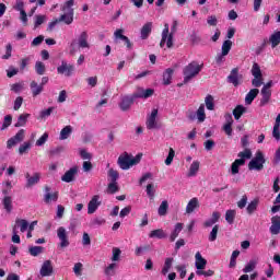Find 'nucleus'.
<instances>
[{"instance_id":"f257e3e1","label":"nucleus","mask_w":280,"mask_h":280,"mask_svg":"<svg viewBox=\"0 0 280 280\" xmlns=\"http://www.w3.org/2000/svg\"><path fill=\"white\" fill-rule=\"evenodd\" d=\"M205 65H198V62L192 61L188 66H186L183 70L184 74V84H187L189 81L194 80L200 71H202V68Z\"/></svg>"},{"instance_id":"f03ea898","label":"nucleus","mask_w":280,"mask_h":280,"mask_svg":"<svg viewBox=\"0 0 280 280\" xmlns=\"http://www.w3.org/2000/svg\"><path fill=\"white\" fill-rule=\"evenodd\" d=\"M240 159H236L231 165V174L235 176V174H240V167L242 165H246V159H252L253 152L250 149H245L244 152H240L237 154Z\"/></svg>"},{"instance_id":"7ed1b4c3","label":"nucleus","mask_w":280,"mask_h":280,"mask_svg":"<svg viewBox=\"0 0 280 280\" xmlns=\"http://www.w3.org/2000/svg\"><path fill=\"white\" fill-rule=\"evenodd\" d=\"M266 163V158L264 156V152L257 151L255 156L248 163V170L250 172H261L264 170V164Z\"/></svg>"},{"instance_id":"20e7f679","label":"nucleus","mask_w":280,"mask_h":280,"mask_svg":"<svg viewBox=\"0 0 280 280\" xmlns=\"http://www.w3.org/2000/svg\"><path fill=\"white\" fill-rule=\"evenodd\" d=\"M159 116V109L154 108L151 112V115L147 117V128L148 130H159L161 126H159V122L156 121V117Z\"/></svg>"},{"instance_id":"39448f33","label":"nucleus","mask_w":280,"mask_h":280,"mask_svg":"<svg viewBox=\"0 0 280 280\" xmlns=\"http://www.w3.org/2000/svg\"><path fill=\"white\" fill-rule=\"evenodd\" d=\"M154 95V89H143L137 88V91L131 94L133 100H148V97H152Z\"/></svg>"},{"instance_id":"423d86ee","label":"nucleus","mask_w":280,"mask_h":280,"mask_svg":"<svg viewBox=\"0 0 280 280\" xmlns=\"http://www.w3.org/2000/svg\"><path fill=\"white\" fill-rule=\"evenodd\" d=\"M118 165L120 170H130L132 167V155L128 154V152H124L118 158Z\"/></svg>"},{"instance_id":"0eeeda50","label":"nucleus","mask_w":280,"mask_h":280,"mask_svg":"<svg viewBox=\"0 0 280 280\" xmlns=\"http://www.w3.org/2000/svg\"><path fill=\"white\" fill-rule=\"evenodd\" d=\"M23 139H25V130L21 129L18 131L15 136H13L7 141L8 150H12V148H14V145H18V143H21Z\"/></svg>"},{"instance_id":"6e6552de","label":"nucleus","mask_w":280,"mask_h":280,"mask_svg":"<svg viewBox=\"0 0 280 280\" xmlns=\"http://www.w3.org/2000/svg\"><path fill=\"white\" fill-rule=\"evenodd\" d=\"M73 71H75V67L67 63V61H61V66L57 68V72L60 75H66V78H71V75H73Z\"/></svg>"},{"instance_id":"1a4fd4ad","label":"nucleus","mask_w":280,"mask_h":280,"mask_svg":"<svg viewBox=\"0 0 280 280\" xmlns=\"http://www.w3.org/2000/svg\"><path fill=\"white\" fill-rule=\"evenodd\" d=\"M25 178H26V184H25L26 189H32L34 185H38V183H40V173L35 172L33 173V175H31L30 173H25Z\"/></svg>"},{"instance_id":"9d476101","label":"nucleus","mask_w":280,"mask_h":280,"mask_svg":"<svg viewBox=\"0 0 280 280\" xmlns=\"http://www.w3.org/2000/svg\"><path fill=\"white\" fill-rule=\"evenodd\" d=\"M240 80H242V74H240V68L232 69L230 75H228L229 84L237 86L240 84Z\"/></svg>"},{"instance_id":"9b49d317","label":"nucleus","mask_w":280,"mask_h":280,"mask_svg":"<svg viewBox=\"0 0 280 280\" xmlns=\"http://www.w3.org/2000/svg\"><path fill=\"white\" fill-rule=\"evenodd\" d=\"M78 175V166H72L62 176L61 180L63 183H73L75 180V176Z\"/></svg>"},{"instance_id":"f8f14e48","label":"nucleus","mask_w":280,"mask_h":280,"mask_svg":"<svg viewBox=\"0 0 280 280\" xmlns=\"http://www.w3.org/2000/svg\"><path fill=\"white\" fill-rule=\"evenodd\" d=\"M102 205V201H100V195H95L92 197L90 202L88 203V213L89 215L95 213L97 211V208Z\"/></svg>"},{"instance_id":"ddd939ff","label":"nucleus","mask_w":280,"mask_h":280,"mask_svg":"<svg viewBox=\"0 0 280 280\" xmlns=\"http://www.w3.org/2000/svg\"><path fill=\"white\" fill-rule=\"evenodd\" d=\"M39 273L42 277H51V275H54V266H51V260H45L43 262Z\"/></svg>"},{"instance_id":"4468645a","label":"nucleus","mask_w":280,"mask_h":280,"mask_svg":"<svg viewBox=\"0 0 280 280\" xmlns=\"http://www.w3.org/2000/svg\"><path fill=\"white\" fill-rule=\"evenodd\" d=\"M57 235L61 242L60 243L61 248H67V246H69V236H67V230H65L63 226H60L57 230Z\"/></svg>"},{"instance_id":"2eb2a0df","label":"nucleus","mask_w":280,"mask_h":280,"mask_svg":"<svg viewBox=\"0 0 280 280\" xmlns=\"http://www.w3.org/2000/svg\"><path fill=\"white\" fill-rule=\"evenodd\" d=\"M78 46L81 49H90L91 45H89V33L83 31L78 37Z\"/></svg>"},{"instance_id":"dca6fc26","label":"nucleus","mask_w":280,"mask_h":280,"mask_svg":"<svg viewBox=\"0 0 280 280\" xmlns=\"http://www.w3.org/2000/svg\"><path fill=\"white\" fill-rule=\"evenodd\" d=\"M51 187L45 186V195H44V201L46 205H49V202H58V192L51 194Z\"/></svg>"},{"instance_id":"f3484780","label":"nucleus","mask_w":280,"mask_h":280,"mask_svg":"<svg viewBox=\"0 0 280 280\" xmlns=\"http://www.w3.org/2000/svg\"><path fill=\"white\" fill-rule=\"evenodd\" d=\"M151 34H152V22H148L141 27V31H140L141 40H148Z\"/></svg>"},{"instance_id":"a211bd4d","label":"nucleus","mask_w":280,"mask_h":280,"mask_svg":"<svg viewBox=\"0 0 280 280\" xmlns=\"http://www.w3.org/2000/svg\"><path fill=\"white\" fill-rule=\"evenodd\" d=\"M270 233L272 235H279L280 233V217L275 215L271 218Z\"/></svg>"},{"instance_id":"6ab92c4d","label":"nucleus","mask_w":280,"mask_h":280,"mask_svg":"<svg viewBox=\"0 0 280 280\" xmlns=\"http://www.w3.org/2000/svg\"><path fill=\"white\" fill-rule=\"evenodd\" d=\"M132 104H135V98H132V95H130V96H124L121 98L119 106L121 110L126 112V110H130V106H132Z\"/></svg>"},{"instance_id":"aec40b11","label":"nucleus","mask_w":280,"mask_h":280,"mask_svg":"<svg viewBox=\"0 0 280 280\" xmlns=\"http://www.w3.org/2000/svg\"><path fill=\"white\" fill-rule=\"evenodd\" d=\"M226 124L223 126V130L228 137L233 135V116L231 114L225 115Z\"/></svg>"},{"instance_id":"412c9836","label":"nucleus","mask_w":280,"mask_h":280,"mask_svg":"<svg viewBox=\"0 0 280 280\" xmlns=\"http://www.w3.org/2000/svg\"><path fill=\"white\" fill-rule=\"evenodd\" d=\"M221 214L218 211L212 212V217L205 221L203 226L206 229H209L213 226V224H217V222H220Z\"/></svg>"},{"instance_id":"4be33fe9","label":"nucleus","mask_w":280,"mask_h":280,"mask_svg":"<svg viewBox=\"0 0 280 280\" xmlns=\"http://www.w3.org/2000/svg\"><path fill=\"white\" fill-rule=\"evenodd\" d=\"M195 209H200V201L196 197L188 201L186 206V213H194Z\"/></svg>"},{"instance_id":"5701e85b","label":"nucleus","mask_w":280,"mask_h":280,"mask_svg":"<svg viewBox=\"0 0 280 280\" xmlns=\"http://www.w3.org/2000/svg\"><path fill=\"white\" fill-rule=\"evenodd\" d=\"M260 95H261V98H260L259 106H267V104H270V100L272 97V91L261 90Z\"/></svg>"},{"instance_id":"b1692460","label":"nucleus","mask_w":280,"mask_h":280,"mask_svg":"<svg viewBox=\"0 0 280 280\" xmlns=\"http://www.w3.org/2000/svg\"><path fill=\"white\" fill-rule=\"evenodd\" d=\"M195 258H196L195 266L197 270H205V268H207V259L202 257L200 252H197V254L195 255Z\"/></svg>"},{"instance_id":"393cba45","label":"nucleus","mask_w":280,"mask_h":280,"mask_svg":"<svg viewBox=\"0 0 280 280\" xmlns=\"http://www.w3.org/2000/svg\"><path fill=\"white\" fill-rule=\"evenodd\" d=\"M259 95V89H252L245 96V104L247 106H250L253 102H255V98Z\"/></svg>"},{"instance_id":"a878e982","label":"nucleus","mask_w":280,"mask_h":280,"mask_svg":"<svg viewBox=\"0 0 280 280\" xmlns=\"http://www.w3.org/2000/svg\"><path fill=\"white\" fill-rule=\"evenodd\" d=\"M174 75V69L168 68L163 72V84L170 86L172 84V77Z\"/></svg>"},{"instance_id":"bb28decb","label":"nucleus","mask_w":280,"mask_h":280,"mask_svg":"<svg viewBox=\"0 0 280 280\" xmlns=\"http://www.w3.org/2000/svg\"><path fill=\"white\" fill-rule=\"evenodd\" d=\"M30 86L33 97H37V95H40L44 91L43 85L38 84L36 81H32Z\"/></svg>"},{"instance_id":"cd10ccee","label":"nucleus","mask_w":280,"mask_h":280,"mask_svg":"<svg viewBox=\"0 0 280 280\" xmlns=\"http://www.w3.org/2000/svg\"><path fill=\"white\" fill-rule=\"evenodd\" d=\"M60 22L66 23V25H71V23H73V9H69L68 13L62 14L59 18V23Z\"/></svg>"},{"instance_id":"c85d7f7f","label":"nucleus","mask_w":280,"mask_h":280,"mask_svg":"<svg viewBox=\"0 0 280 280\" xmlns=\"http://www.w3.org/2000/svg\"><path fill=\"white\" fill-rule=\"evenodd\" d=\"M149 237L156 238V240H165L167 237V234L163 229L153 230L150 232Z\"/></svg>"},{"instance_id":"c756f323","label":"nucleus","mask_w":280,"mask_h":280,"mask_svg":"<svg viewBox=\"0 0 280 280\" xmlns=\"http://www.w3.org/2000/svg\"><path fill=\"white\" fill-rule=\"evenodd\" d=\"M3 209L7 211V213H12V196H4L2 199Z\"/></svg>"},{"instance_id":"7c9ffc66","label":"nucleus","mask_w":280,"mask_h":280,"mask_svg":"<svg viewBox=\"0 0 280 280\" xmlns=\"http://www.w3.org/2000/svg\"><path fill=\"white\" fill-rule=\"evenodd\" d=\"M71 132H73V127L71 126L63 127L59 136L60 141H65V139H69V137L71 136Z\"/></svg>"},{"instance_id":"2f4dec72","label":"nucleus","mask_w":280,"mask_h":280,"mask_svg":"<svg viewBox=\"0 0 280 280\" xmlns=\"http://www.w3.org/2000/svg\"><path fill=\"white\" fill-rule=\"evenodd\" d=\"M259 207V199H254L252 200L246 208V211L248 213V215H253V213H255V211H257V208Z\"/></svg>"},{"instance_id":"473e14b6","label":"nucleus","mask_w":280,"mask_h":280,"mask_svg":"<svg viewBox=\"0 0 280 280\" xmlns=\"http://www.w3.org/2000/svg\"><path fill=\"white\" fill-rule=\"evenodd\" d=\"M244 113H246V107H244V105H237L233 109L234 119L240 120L242 118V115H244Z\"/></svg>"},{"instance_id":"72a5a7b5","label":"nucleus","mask_w":280,"mask_h":280,"mask_svg":"<svg viewBox=\"0 0 280 280\" xmlns=\"http://www.w3.org/2000/svg\"><path fill=\"white\" fill-rule=\"evenodd\" d=\"M180 231H183V223H176L174 231L170 236V242H176V237H178V235L180 234Z\"/></svg>"},{"instance_id":"f704fd0d","label":"nucleus","mask_w":280,"mask_h":280,"mask_svg":"<svg viewBox=\"0 0 280 280\" xmlns=\"http://www.w3.org/2000/svg\"><path fill=\"white\" fill-rule=\"evenodd\" d=\"M269 43L271 44L272 49H275V47H278V45L280 44V31L275 32L269 37Z\"/></svg>"},{"instance_id":"c9c22d12","label":"nucleus","mask_w":280,"mask_h":280,"mask_svg":"<svg viewBox=\"0 0 280 280\" xmlns=\"http://www.w3.org/2000/svg\"><path fill=\"white\" fill-rule=\"evenodd\" d=\"M27 119H30V114H21L18 118L16 124L14 125L15 128H21L27 124Z\"/></svg>"},{"instance_id":"e433bc0d","label":"nucleus","mask_w":280,"mask_h":280,"mask_svg":"<svg viewBox=\"0 0 280 280\" xmlns=\"http://www.w3.org/2000/svg\"><path fill=\"white\" fill-rule=\"evenodd\" d=\"M206 108L208 110H214L215 109V103L213 100V96L211 94H208L205 98Z\"/></svg>"},{"instance_id":"4c0bfd02","label":"nucleus","mask_w":280,"mask_h":280,"mask_svg":"<svg viewBox=\"0 0 280 280\" xmlns=\"http://www.w3.org/2000/svg\"><path fill=\"white\" fill-rule=\"evenodd\" d=\"M200 170V162L194 161L189 167L188 176H196L198 174V171Z\"/></svg>"},{"instance_id":"58836bf2","label":"nucleus","mask_w":280,"mask_h":280,"mask_svg":"<svg viewBox=\"0 0 280 280\" xmlns=\"http://www.w3.org/2000/svg\"><path fill=\"white\" fill-rule=\"evenodd\" d=\"M170 209V203L167 200H163L158 209L159 215H167V210Z\"/></svg>"},{"instance_id":"ea45409f","label":"nucleus","mask_w":280,"mask_h":280,"mask_svg":"<svg viewBox=\"0 0 280 280\" xmlns=\"http://www.w3.org/2000/svg\"><path fill=\"white\" fill-rule=\"evenodd\" d=\"M43 250H45L43 246H31L28 248V253L32 257H38V255L43 254Z\"/></svg>"},{"instance_id":"a19ab883","label":"nucleus","mask_w":280,"mask_h":280,"mask_svg":"<svg viewBox=\"0 0 280 280\" xmlns=\"http://www.w3.org/2000/svg\"><path fill=\"white\" fill-rule=\"evenodd\" d=\"M167 34H170V24L164 25V30L162 32V39L160 42V47H165V43H167Z\"/></svg>"},{"instance_id":"79ce46f5","label":"nucleus","mask_w":280,"mask_h":280,"mask_svg":"<svg viewBox=\"0 0 280 280\" xmlns=\"http://www.w3.org/2000/svg\"><path fill=\"white\" fill-rule=\"evenodd\" d=\"M252 75L254 78H264V75L261 74V68L259 67V63H257V62L253 63Z\"/></svg>"},{"instance_id":"37998d69","label":"nucleus","mask_w":280,"mask_h":280,"mask_svg":"<svg viewBox=\"0 0 280 280\" xmlns=\"http://www.w3.org/2000/svg\"><path fill=\"white\" fill-rule=\"evenodd\" d=\"M197 119L198 121L202 122L205 119H207V114H205V104H201L199 108L197 109Z\"/></svg>"},{"instance_id":"c03bdc74","label":"nucleus","mask_w":280,"mask_h":280,"mask_svg":"<svg viewBox=\"0 0 280 280\" xmlns=\"http://www.w3.org/2000/svg\"><path fill=\"white\" fill-rule=\"evenodd\" d=\"M15 223L20 225L21 233H25V231H27L30 226V223L27 222V220H24V219H16Z\"/></svg>"},{"instance_id":"a18cd8bd","label":"nucleus","mask_w":280,"mask_h":280,"mask_svg":"<svg viewBox=\"0 0 280 280\" xmlns=\"http://www.w3.org/2000/svg\"><path fill=\"white\" fill-rule=\"evenodd\" d=\"M231 47H233V42H231V39H226L222 44V47H221L222 51L221 52H223V55L229 56V52L231 51Z\"/></svg>"},{"instance_id":"49530a36","label":"nucleus","mask_w":280,"mask_h":280,"mask_svg":"<svg viewBox=\"0 0 280 280\" xmlns=\"http://www.w3.org/2000/svg\"><path fill=\"white\" fill-rule=\"evenodd\" d=\"M236 214H237V212L235 210H228L225 212V220H226L228 224H233V222H235Z\"/></svg>"},{"instance_id":"de8ad7c7","label":"nucleus","mask_w":280,"mask_h":280,"mask_svg":"<svg viewBox=\"0 0 280 280\" xmlns=\"http://www.w3.org/2000/svg\"><path fill=\"white\" fill-rule=\"evenodd\" d=\"M107 176L110 183H117V180H119V172L115 171L114 168H109Z\"/></svg>"},{"instance_id":"09e8293b","label":"nucleus","mask_w":280,"mask_h":280,"mask_svg":"<svg viewBox=\"0 0 280 280\" xmlns=\"http://www.w3.org/2000/svg\"><path fill=\"white\" fill-rule=\"evenodd\" d=\"M218 231H220V225L215 224L209 234V237H208L209 242H215L218 240Z\"/></svg>"},{"instance_id":"8fccbe9b","label":"nucleus","mask_w":280,"mask_h":280,"mask_svg":"<svg viewBox=\"0 0 280 280\" xmlns=\"http://www.w3.org/2000/svg\"><path fill=\"white\" fill-rule=\"evenodd\" d=\"M35 71L37 75H45V71H46L45 63H43V61H36Z\"/></svg>"},{"instance_id":"3c124183","label":"nucleus","mask_w":280,"mask_h":280,"mask_svg":"<svg viewBox=\"0 0 280 280\" xmlns=\"http://www.w3.org/2000/svg\"><path fill=\"white\" fill-rule=\"evenodd\" d=\"M174 262V258H166L164 262V267L162 269V275H167L170 269L172 268V264Z\"/></svg>"},{"instance_id":"603ef678","label":"nucleus","mask_w":280,"mask_h":280,"mask_svg":"<svg viewBox=\"0 0 280 280\" xmlns=\"http://www.w3.org/2000/svg\"><path fill=\"white\" fill-rule=\"evenodd\" d=\"M119 191V185L115 182H110L107 186V194H117Z\"/></svg>"},{"instance_id":"864d4df0","label":"nucleus","mask_w":280,"mask_h":280,"mask_svg":"<svg viewBox=\"0 0 280 280\" xmlns=\"http://www.w3.org/2000/svg\"><path fill=\"white\" fill-rule=\"evenodd\" d=\"M115 268H117V264L112 262L109 266L105 268V275L106 277H114L115 275Z\"/></svg>"},{"instance_id":"5fc2aeb1","label":"nucleus","mask_w":280,"mask_h":280,"mask_svg":"<svg viewBox=\"0 0 280 280\" xmlns=\"http://www.w3.org/2000/svg\"><path fill=\"white\" fill-rule=\"evenodd\" d=\"M12 126V115L4 116V121L0 128V130H5L7 128H10Z\"/></svg>"},{"instance_id":"6e6d98bb","label":"nucleus","mask_w":280,"mask_h":280,"mask_svg":"<svg viewBox=\"0 0 280 280\" xmlns=\"http://www.w3.org/2000/svg\"><path fill=\"white\" fill-rule=\"evenodd\" d=\"M256 266H257V262L255 260H250L243 269V272L245 273L253 272Z\"/></svg>"},{"instance_id":"4d7b16f0","label":"nucleus","mask_w":280,"mask_h":280,"mask_svg":"<svg viewBox=\"0 0 280 280\" xmlns=\"http://www.w3.org/2000/svg\"><path fill=\"white\" fill-rule=\"evenodd\" d=\"M174 156H176V151L173 148H170L168 155L165 160V165H170L174 161Z\"/></svg>"},{"instance_id":"13d9d810","label":"nucleus","mask_w":280,"mask_h":280,"mask_svg":"<svg viewBox=\"0 0 280 280\" xmlns=\"http://www.w3.org/2000/svg\"><path fill=\"white\" fill-rule=\"evenodd\" d=\"M202 40V38H200V36L198 35V33H196V31H194L190 34V42L192 45H199V43Z\"/></svg>"},{"instance_id":"bf43d9fd","label":"nucleus","mask_w":280,"mask_h":280,"mask_svg":"<svg viewBox=\"0 0 280 280\" xmlns=\"http://www.w3.org/2000/svg\"><path fill=\"white\" fill-rule=\"evenodd\" d=\"M176 270L179 272L180 279H185V277H187V267L185 265L177 266Z\"/></svg>"},{"instance_id":"052dcab7","label":"nucleus","mask_w":280,"mask_h":280,"mask_svg":"<svg viewBox=\"0 0 280 280\" xmlns=\"http://www.w3.org/2000/svg\"><path fill=\"white\" fill-rule=\"evenodd\" d=\"M119 257H121V249L114 247L112 261H119Z\"/></svg>"},{"instance_id":"680f3d73","label":"nucleus","mask_w":280,"mask_h":280,"mask_svg":"<svg viewBox=\"0 0 280 280\" xmlns=\"http://www.w3.org/2000/svg\"><path fill=\"white\" fill-rule=\"evenodd\" d=\"M30 148H32V143L31 142H24L23 144L20 145L19 153L20 154H25V152H27V150H30Z\"/></svg>"},{"instance_id":"e2e57ef3","label":"nucleus","mask_w":280,"mask_h":280,"mask_svg":"<svg viewBox=\"0 0 280 280\" xmlns=\"http://www.w3.org/2000/svg\"><path fill=\"white\" fill-rule=\"evenodd\" d=\"M47 139H49V133L45 132V133L36 141V145H37V147L45 145V143H47Z\"/></svg>"},{"instance_id":"0e129e2a","label":"nucleus","mask_w":280,"mask_h":280,"mask_svg":"<svg viewBox=\"0 0 280 280\" xmlns=\"http://www.w3.org/2000/svg\"><path fill=\"white\" fill-rule=\"evenodd\" d=\"M54 113V107H49L40 112L39 117L40 119H45V117H49Z\"/></svg>"},{"instance_id":"69168bd1","label":"nucleus","mask_w":280,"mask_h":280,"mask_svg":"<svg viewBox=\"0 0 280 280\" xmlns=\"http://www.w3.org/2000/svg\"><path fill=\"white\" fill-rule=\"evenodd\" d=\"M248 203V196L244 195L241 200L237 202L238 209H244Z\"/></svg>"},{"instance_id":"338daca9","label":"nucleus","mask_w":280,"mask_h":280,"mask_svg":"<svg viewBox=\"0 0 280 280\" xmlns=\"http://www.w3.org/2000/svg\"><path fill=\"white\" fill-rule=\"evenodd\" d=\"M21 106H23V96H18L14 101L13 109L19 110V108H21Z\"/></svg>"},{"instance_id":"774afa93","label":"nucleus","mask_w":280,"mask_h":280,"mask_svg":"<svg viewBox=\"0 0 280 280\" xmlns=\"http://www.w3.org/2000/svg\"><path fill=\"white\" fill-rule=\"evenodd\" d=\"M272 137L276 141H280V129L277 126H273Z\"/></svg>"}]
</instances>
